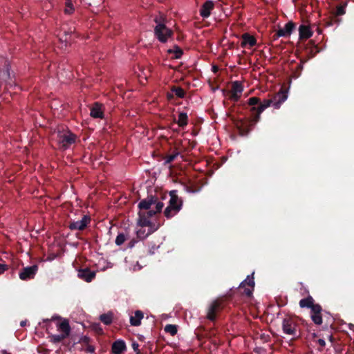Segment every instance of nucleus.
Returning a JSON list of instances; mask_svg holds the SVG:
<instances>
[{
	"instance_id": "20e7f679",
	"label": "nucleus",
	"mask_w": 354,
	"mask_h": 354,
	"mask_svg": "<svg viewBox=\"0 0 354 354\" xmlns=\"http://www.w3.org/2000/svg\"><path fill=\"white\" fill-rule=\"evenodd\" d=\"M165 20L161 17H156L154 19V22L156 24L154 28V35L161 43H166L174 34L173 30L166 26Z\"/></svg>"
},
{
	"instance_id": "1a4fd4ad",
	"label": "nucleus",
	"mask_w": 354,
	"mask_h": 354,
	"mask_svg": "<svg viewBox=\"0 0 354 354\" xmlns=\"http://www.w3.org/2000/svg\"><path fill=\"white\" fill-rule=\"evenodd\" d=\"M297 326L295 320L291 317H286L283 319L282 322V329L283 333L290 335H296Z\"/></svg>"
},
{
	"instance_id": "4c0bfd02",
	"label": "nucleus",
	"mask_w": 354,
	"mask_h": 354,
	"mask_svg": "<svg viewBox=\"0 0 354 354\" xmlns=\"http://www.w3.org/2000/svg\"><path fill=\"white\" fill-rule=\"evenodd\" d=\"M132 348L133 349V351L136 353V354H140V351L139 350V344L136 342H133L132 343Z\"/></svg>"
},
{
	"instance_id": "dca6fc26",
	"label": "nucleus",
	"mask_w": 354,
	"mask_h": 354,
	"mask_svg": "<svg viewBox=\"0 0 354 354\" xmlns=\"http://www.w3.org/2000/svg\"><path fill=\"white\" fill-rule=\"evenodd\" d=\"M78 277L86 282H91L95 277V272L89 268H84L78 270Z\"/></svg>"
},
{
	"instance_id": "4468645a",
	"label": "nucleus",
	"mask_w": 354,
	"mask_h": 354,
	"mask_svg": "<svg viewBox=\"0 0 354 354\" xmlns=\"http://www.w3.org/2000/svg\"><path fill=\"white\" fill-rule=\"evenodd\" d=\"M90 115L93 118L102 119L104 118L102 104L99 102H95L91 108Z\"/></svg>"
},
{
	"instance_id": "39448f33",
	"label": "nucleus",
	"mask_w": 354,
	"mask_h": 354,
	"mask_svg": "<svg viewBox=\"0 0 354 354\" xmlns=\"http://www.w3.org/2000/svg\"><path fill=\"white\" fill-rule=\"evenodd\" d=\"M169 205L164 211V215L167 218H171L176 215L183 206V201L178 197L177 190H171L169 192Z\"/></svg>"
},
{
	"instance_id": "2f4dec72",
	"label": "nucleus",
	"mask_w": 354,
	"mask_h": 354,
	"mask_svg": "<svg viewBox=\"0 0 354 354\" xmlns=\"http://www.w3.org/2000/svg\"><path fill=\"white\" fill-rule=\"evenodd\" d=\"M165 331L171 335H175L177 333V326L173 324H167L165 327Z\"/></svg>"
},
{
	"instance_id": "4be33fe9",
	"label": "nucleus",
	"mask_w": 354,
	"mask_h": 354,
	"mask_svg": "<svg viewBox=\"0 0 354 354\" xmlns=\"http://www.w3.org/2000/svg\"><path fill=\"white\" fill-rule=\"evenodd\" d=\"M144 317V314L141 310H136L134 316H131L130 324L133 326H138L141 324V320Z\"/></svg>"
},
{
	"instance_id": "473e14b6",
	"label": "nucleus",
	"mask_w": 354,
	"mask_h": 354,
	"mask_svg": "<svg viewBox=\"0 0 354 354\" xmlns=\"http://www.w3.org/2000/svg\"><path fill=\"white\" fill-rule=\"evenodd\" d=\"M126 239H127V238H126V236L124 235V234L119 233L118 234V236H116L115 243L117 245H121L122 244H123L124 243Z\"/></svg>"
},
{
	"instance_id": "f03ea898",
	"label": "nucleus",
	"mask_w": 354,
	"mask_h": 354,
	"mask_svg": "<svg viewBox=\"0 0 354 354\" xmlns=\"http://www.w3.org/2000/svg\"><path fill=\"white\" fill-rule=\"evenodd\" d=\"M163 207L164 203L159 201L156 196L149 195L146 198L141 200L138 205L140 209L138 225L140 227H152L153 224L150 221V218L161 212Z\"/></svg>"
},
{
	"instance_id": "0eeeda50",
	"label": "nucleus",
	"mask_w": 354,
	"mask_h": 354,
	"mask_svg": "<svg viewBox=\"0 0 354 354\" xmlns=\"http://www.w3.org/2000/svg\"><path fill=\"white\" fill-rule=\"evenodd\" d=\"M76 136L71 131L59 132L57 134V142L64 149L68 148L75 142Z\"/></svg>"
},
{
	"instance_id": "b1692460",
	"label": "nucleus",
	"mask_w": 354,
	"mask_h": 354,
	"mask_svg": "<svg viewBox=\"0 0 354 354\" xmlns=\"http://www.w3.org/2000/svg\"><path fill=\"white\" fill-rule=\"evenodd\" d=\"M347 6V1L344 2H342L340 4H339L336 10L333 12V15L336 17L338 16L344 15L346 13V7Z\"/></svg>"
},
{
	"instance_id": "a211bd4d",
	"label": "nucleus",
	"mask_w": 354,
	"mask_h": 354,
	"mask_svg": "<svg viewBox=\"0 0 354 354\" xmlns=\"http://www.w3.org/2000/svg\"><path fill=\"white\" fill-rule=\"evenodd\" d=\"M295 28V23H293L292 21H289L285 25L284 28H280L277 30V35L282 37L289 36L290 35Z\"/></svg>"
},
{
	"instance_id": "2eb2a0df",
	"label": "nucleus",
	"mask_w": 354,
	"mask_h": 354,
	"mask_svg": "<svg viewBox=\"0 0 354 354\" xmlns=\"http://www.w3.org/2000/svg\"><path fill=\"white\" fill-rule=\"evenodd\" d=\"M127 350V346L124 340L118 339L111 346V352L113 354H122Z\"/></svg>"
},
{
	"instance_id": "9d476101",
	"label": "nucleus",
	"mask_w": 354,
	"mask_h": 354,
	"mask_svg": "<svg viewBox=\"0 0 354 354\" xmlns=\"http://www.w3.org/2000/svg\"><path fill=\"white\" fill-rule=\"evenodd\" d=\"M253 273L251 276L248 275L243 281H242L239 286V289H243V293L248 296L250 297L252 294V290L254 287V281L253 277Z\"/></svg>"
},
{
	"instance_id": "c03bdc74",
	"label": "nucleus",
	"mask_w": 354,
	"mask_h": 354,
	"mask_svg": "<svg viewBox=\"0 0 354 354\" xmlns=\"http://www.w3.org/2000/svg\"><path fill=\"white\" fill-rule=\"evenodd\" d=\"M82 341L83 343L88 344L89 342V338L88 337L84 336V337H82Z\"/></svg>"
},
{
	"instance_id": "f8f14e48",
	"label": "nucleus",
	"mask_w": 354,
	"mask_h": 354,
	"mask_svg": "<svg viewBox=\"0 0 354 354\" xmlns=\"http://www.w3.org/2000/svg\"><path fill=\"white\" fill-rule=\"evenodd\" d=\"M322 307L319 304H316L315 306L310 309V318L316 325H321L322 324Z\"/></svg>"
},
{
	"instance_id": "7ed1b4c3",
	"label": "nucleus",
	"mask_w": 354,
	"mask_h": 354,
	"mask_svg": "<svg viewBox=\"0 0 354 354\" xmlns=\"http://www.w3.org/2000/svg\"><path fill=\"white\" fill-rule=\"evenodd\" d=\"M287 97V92L281 89L272 98L265 99L263 102H261L260 99L257 97L249 98L248 104L251 106L250 111L252 115V122L254 123L259 122L261 113L270 106H273L274 109H279Z\"/></svg>"
},
{
	"instance_id": "58836bf2",
	"label": "nucleus",
	"mask_w": 354,
	"mask_h": 354,
	"mask_svg": "<svg viewBox=\"0 0 354 354\" xmlns=\"http://www.w3.org/2000/svg\"><path fill=\"white\" fill-rule=\"evenodd\" d=\"M8 267L6 264L0 263V274L4 272L6 270H8Z\"/></svg>"
},
{
	"instance_id": "8fccbe9b",
	"label": "nucleus",
	"mask_w": 354,
	"mask_h": 354,
	"mask_svg": "<svg viewBox=\"0 0 354 354\" xmlns=\"http://www.w3.org/2000/svg\"><path fill=\"white\" fill-rule=\"evenodd\" d=\"M299 68H301V69H302V68H303L302 65H301V64H300V65L299 66Z\"/></svg>"
},
{
	"instance_id": "6ab92c4d",
	"label": "nucleus",
	"mask_w": 354,
	"mask_h": 354,
	"mask_svg": "<svg viewBox=\"0 0 354 354\" xmlns=\"http://www.w3.org/2000/svg\"><path fill=\"white\" fill-rule=\"evenodd\" d=\"M299 38L301 39H307L312 37L313 32L310 28L306 25H301L299 28Z\"/></svg>"
},
{
	"instance_id": "cd10ccee",
	"label": "nucleus",
	"mask_w": 354,
	"mask_h": 354,
	"mask_svg": "<svg viewBox=\"0 0 354 354\" xmlns=\"http://www.w3.org/2000/svg\"><path fill=\"white\" fill-rule=\"evenodd\" d=\"M243 91L242 84L239 81H235L232 83V90L230 93L241 94Z\"/></svg>"
},
{
	"instance_id": "f257e3e1",
	"label": "nucleus",
	"mask_w": 354,
	"mask_h": 354,
	"mask_svg": "<svg viewBox=\"0 0 354 354\" xmlns=\"http://www.w3.org/2000/svg\"><path fill=\"white\" fill-rule=\"evenodd\" d=\"M163 207L164 203L159 201L156 196L149 195L146 198L141 200L138 205L140 209L138 225L140 227H152L153 224L150 221V218L161 212Z\"/></svg>"
},
{
	"instance_id": "9b49d317",
	"label": "nucleus",
	"mask_w": 354,
	"mask_h": 354,
	"mask_svg": "<svg viewBox=\"0 0 354 354\" xmlns=\"http://www.w3.org/2000/svg\"><path fill=\"white\" fill-rule=\"evenodd\" d=\"M37 270V265L24 268L19 272V278L24 281L32 279L35 277Z\"/></svg>"
},
{
	"instance_id": "de8ad7c7",
	"label": "nucleus",
	"mask_w": 354,
	"mask_h": 354,
	"mask_svg": "<svg viewBox=\"0 0 354 354\" xmlns=\"http://www.w3.org/2000/svg\"><path fill=\"white\" fill-rule=\"evenodd\" d=\"M217 71H218V68H217V66H213V71H214V73H216V72H217Z\"/></svg>"
},
{
	"instance_id": "f3484780",
	"label": "nucleus",
	"mask_w": 354,
	"mask_h": 354,
	"mask_svg": "<svg viewBox=\"0 0 354 354\" xmlns=\"http://www.w3.org/2000/svg\"><path fill=\"white\" fill-rule=\"evenodd\" d=\"M241 39V46L243 48H245L247 45L250 47H253L257 44L256 38L247 32L242 35Z\"/></svg>"
},
{
	"instance_id": "79ce46f5",
	"label": "nucleus",
	"mask_w": 354,
	"mask_h": 354,
	"mask_svg": "<svg viewBox=\"0 0 354 354\" xmlns=\"http://www.w3.org/2000/svg\"><path fill=\"white\" fill-rule=\"evenodd\" d=\"M86 350L88 353H93L95 351V348L93 346H88Z\"/></svg>"
},
{
	"instance_id": "c756f323",
	"label": "nucleus",
	"mask_w": 354,
	"mask_h": 354,
	"mask_svg": "<svg viewBox=\"0 0 354 354\" xmlns=\"http://www.w3.org/2000/svg\"><path fill=\"white\" fill-rule=\"evenodd\" d=\"M157 230L156 228L151 229V227L147 233H145V230L140 229L136 232L137 237L140 239H143L148 236L149 234L153 233L155 230Z\"/></svg>"
},
{
	"instance_id": "393cba45",
	"label": "nucleus",
	"mask_w": 354,
	"mask_h": 354,
	"mask_svg": "<svg viewBox=\"0 0 354 354\" xmlns=\"http://www.w3.org/2000/svg\"><path fill=\"white\" fill-rule=\"evenodd\" d=\"M177 123L180 127H185L188 123V116L187 113L180 112L178 115Z\"/></svg>"
},
{
	"instance_id": "a878e982",
	"label": "nucleus",
	"mask_w": 354,
	"mask_h": 354,
	"mask_svg": "<svg viewBox=\"0 0 354 354\" xmlns=\"http://www.w3.org/2000/svg\"><path fill=\"white\" fill-rule=\"evenodd\" d=\"M113 314L111 312L102 314L100 316V320L106 325H109L112 323Z\"/></svg>"
},
{
	"instance_id": "09e8293b",
	"label": "nucleus",
	"mask_w": 354,
	"mask_h": 354,
	"mask_svg": "<svg viewBox=\"0 0 354 354\" xmlns=\"http://www.w3.org/2000/svg\"><path fill=\"white\" fill-rule=\"evenodd\" d=\"M1 353H2V354H10V353H8L6 350H3L1 351Z\"/></svg>"
},
{
	"instance_id": "412c9836",
	"label": "nucleus",
	"mask_w": 354,
	"mask_h": 354,
	"mask_svg": "<svg viewBox=\"0 0 354 354\" xmlns=\"http://www.w3.org/2000/svg\"><path fill=\"white\" fill-rule=\"evenodd\" d=\"M315 304L314 299L310 295L299 301V306L302 308H307L311 309L313 306H315Z\"/></svg>"
},
{
	"instance_id": "5701e85b",
	"label": "nucleus",
	"mask_w": 354,
	"mask_h": 354,
	"mask_svg": "<svg viewBox=\"0 0 354 354\" xmlns=\"http://www.w3.org/2000/svg\"><path fill=\"white\" fill-rule=\"evenodd\" d=\"M58 328L62 332V335L65 337H68L71 332V327L68 320L65 319L58 325Z\"/></svg>"
},
{
	"instance_id": "49530a36",
	"label": "nucleus",
	"mask_w": 354,
	"mask_h": 354,
	"mask_svg": "<svg viewBox=\"0 0 354 354\" xmlns=\"http://www.w3.org/2000/svg\"><path fill=\"white\" fill-rule=\"evenodd\" d=\"M281 36H278L277 35V32L272 36V39L273 40H277V39H279Z\"/></svg>"
},
{
	"instance_id": "72a5a7b5",
	"label": "nucleus",
	"mask_w": 354,
	"mask_h": 354,
	"mask_svg": "<svg viewBox=\"0 0 354 354\" xmlns=\"http://www.w3.org/2000/svg\"><path fill=\"white\" fill-rule=\"evenodd\" d=\"M73 11H74V8H73V3H71V1L70 0H68L66 2V8L64 9V12L66 14L70 15V14L73 13Z\"/></svg>"
},
{
	"instance_id": "a18cd8bd",
	"label": "nucleus",
	"mask_w": 354,
	"mask_h": 354,
	"mask_svg": "<svg viewBox=\"0 0 354 354\" xmlns=\"http://www.w3.org/2000/svg\"><path fill=\"white\" fill-rule=\"evenodd\" d=\"M26 324H27V320H23L20 322V326L21 327H24V326H26Z\"/></svg>"
},
{
	"instance_id": "e433bc0d",
	"label": "nucleus",
	"mask_w": 354,
	"mask_h": 354,
	"mask_svg": "<svg viewBox=\"0 0 354 354\" xmlns=\"http://www.w3.org/2000/svg\"><path fill=\"white\" fill-rule=\"evenodd\" d=\"M241 95V94L230 93L229 98L230 100L236 102L239 100Z\"/></svg>"
},
{
	"instance_id": "ddd939ff",
	"label": "nucleus",
	"mask_w": 354,
	"mask_h": 354,
	"mask_svg": "<svg viewBox=\"0 0 354 354\" xmlns=\"http://www.w3.org/2000/svg\"><path fill=\"white\" fill-rule=\"evenodd\" d=\"M214 3L213 2V1L212 0H208V1H206L201 6V9H200V15L205 19V18H208L210 15H211V12L212 10L214 9Z\"/></svg>"
},
{
	"instance_id": "c85d7f7f",
	"label": "nucleus",
	"mask_w": 354,
	"mask_h": 354,
	"mask_svg": "<svg viewBox=\"0 0 354 354\" xmlns=\"http://www.w3.org/2000/svg\"><path fill=\"white\" fill-rule=\"evenodd\" d=\"M169 54H174L175 59H179L183 55V50L178 46H175L173 49H169L167 50Z\"/></svg>"
},
{
	"instance_id": "a19ab883",
	"label": "nucleus",
	"mask_w": 354,
	"mask_h": 354,
	"mask_svg": "<svg viewBox=\"0 0 354 354\" xmlns=\"http://www.w3.org/2000/svg\"><path fill=\"white\" fill-rule=\"evenodd\" d=\"M167 99L169 100H171L174 99V94L172 92H171V93H167Z\"/></svg>"
},
{
	"instance_id": "423d86ee",
	"label": "nucleus",
	"mask_w": 354,
	"mask_h": 354,
	"mask_svg": "<svg viewBox=\"0 0 354 354\" xmlns=\"http://www.w3.org/2000/svg\"><path fill=\"white\" fill-rule=\"evenodd\" d=\"M225 307V304L224 298L214 300L211 302L207 309L206 318L211 322H214L216 319L217 315L221 312Z\"/></svg>"
},
{
	"instance_id": "6e6552de",
	"label": "nucleus",
	"mask_w": 354,
	"mask_h": 354,
	"mask_svg": "<svg viewBox=\"0 0 354 354\" xmlns=\"http://www.w3.org/2000/svg\"><path fill=\"white\" fill-rule=\"evenodd\" d=\"M91 221V216L88 215H83L80 221H70L68 223V228L71 230H80L83 231L89 225Z\"/></svg>"
},
{
	"instance_id": "aec40b11",
	"label": "nucleus",
	"mask_w": 354,
	"mask_h": 354,
	"mask_svg": "<svg viewBox=\"0 0 354 354\" xmlns=\"http://www.w3.org/2000/svg\"><path fill=\"white\" fill-rule=\"evenodd\" d=\"M1 59L4 63L5 69L0 72V78L3 81L7 82L10 79L9 63L8 60L5 59L3 57H1Z\"/></svg>"
},
{
	"instance_id": "bb28decb",
	"label": "nucleus",
	"mask_w": 354,
	"mask_h": 354,
	"mask_svg": "<svg viewBox=\"0 0 354 354\" xmlns=\"http://www.w3.org/2000/svg\"><path fill=\"white\" fill-rule=\"evenodd\" d=\"M171 91L178 98H184L185 96V91L180 86H172Z\"/></svg>"
},
{
	"instance_id": "37998d69",
	"label": "nucleus",
	"mask_w": 354,
	"mask_h": 354,
	"mask_svg": "<svg viewBox=\"0 0 354 354\" xmlns=\"http://www.w3.org/2000/svg\"><path fill=\"white\" fill-rule=\"evenodd\" d=\"M136 242V240L134 239H132L129 243V248H133L134 246V244Z\"/></svg>"
},
{
	"instance_id": "c9c22d12",
	"label": "nucleus",
	"mask_w": 354,
	"mask_h": 354,
	"mask_svg": "<svg viewBox=\"0 0 354 354\" xmlns=\"http://www.w3.org/2000/svg\"><path fill=\"white\" fill-rule=\"evenodd\" d=\"M71 32L69 34L68 32H66V31H64V36H61L59 39L62 41H64L66 43H68L71 41Z\"/></svg>"
},
{
	"instance_id": "7c9ffc66",
	"label": "nucleus",
	"mask_w": 354,
	"mask_h": 354,
	"mask_svg": "<svg viewBox=\"0 0 354 354\" xmlns=\"http://www.w3.org/2000/svg\"><path fill=\"white\" fill-rule=\"evenodd\" d=\"M179 155V152L176 149L171 154L167 155L165 157V165L172 162Z\"/></svg>"
},
{
	"instance_id": "f704fd0d",
	"label": "nucleus",
	"mask_w": 354,
	"mask_h": 354,
	"mask_svg": "<svg viewBox=\"0 0 354 354\" xmlns=\"http://www.w3.org/2000/svg\"><path fill=\"white\" fill-rule=\"evenodd\" d=\"M66 337H65L64 335H54L51 337V340L54 343H59L62 342L64 339H65Z\"/></svg>"
},
{
	"instance_id": "ea45409f",
	"label": "nucleus",
	"mask_w": 354,
	"mask_h": 354,
	"mask_svg": "<svg viewBox=\"0 0 354 354\" xmlns=\"http://www.w3.org/2000/svg\"><path fill=\"white\" fill-rule=\"evenodd\" d=\"M317 342L322 347H324L326 346V342L323 339H319Z\"/></svg>"
}]
</instances>
